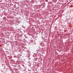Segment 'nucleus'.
Instances as JSON below:
<instances>
[{"label":"nucleus","instance_id":"f257e3e1","mask_svg":"<svg viewBox=\"0 0 73 73\" xmlns=\"http://www.w3.org/2000/svg\"><path fill=\"white\" fill-rule=\"evenodd\" d=\"M41 33V34H42V33Z\"/></svg>","mask_w":73,"mask_h":73}]
</instances>
